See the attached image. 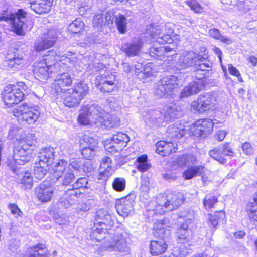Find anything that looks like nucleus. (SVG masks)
Instances as JSON below:
<instances>
[{"label":"nucleus","mask_w":257,"mask_h":257,"mask_svg":"<svg viewBox=\"0 0 257 257\" xmlns=\"http://www.w3.org/2000/svg\"><path fill=\"white\" fill-rule=\"evenodd\" d=\"M174 44L167 45L165 46H161L159 47H153L150 48L149 53L151 57L155 59H162L164 56L172 55L171 52H175L174 49Z\"/></svg>","instance_id":"obj_22"},{"label":"nucleus","mask_w":257,"mask_h":257,"mask_svg":"<svg viewBox=\"0 0 257 257\" xmlns=\"http://www.w3.org/2000/svg\"><path fill=\"white\" fill-rule=\"evenodd\" d=\"M203 59L202 55L197 54L192 51L182 53L179 57L177 63L178 68L184 69L195 66L198 61L200 62Z\"/></svg>","instance_id":"obj_13"},{"label":"nucleus","mask_w":257,"mask_h":257,"mask_svg":"<svg viewBox=\"0 0 257 257\" xmlns=\"http://www.w3.org/2000/svg\"><path fill=\"white\" fill-rule=\"evenodd\" d=\"M167 246L165 239H157L152 240L150 244V252L154 256L159 255L166 251Z\"/></svg>","instance_id":"obj_30"},{"label":"nucleus","mask_w":257,"mask_h":257,"mask_svg":"<svg viewBox=\"0 0 257 257\" xmlns=\"http://www.w3.org/2000/svg\"><path fill=\"white\" fill-rule=\"evenodd\" d=\"M183 201L181 194L169 193L165 195H160L157 198L155 208L153 210H148L149 214L153 215L152 212L155 215L162 214L166 211H172L181 205Z\"/></svg>","instance_id":"obj_2"},{"label":"nucleus","mask_w":257,"mask_h":257,"mask_svg":"<svg viewBox=\"0 0 257 257\" xmlns=\"http://www.w3.org/2000/svg\"><path fill=\"white\" fill-rule=\"evenodd\" d=\"M209 156L221 164H224L227 162V160L221 154V149L214 148L209 152Z\"/></svg>","instance_id":"obj_48"},{"label":"nucleus","mask_w":257,"mask_h":257,"mask_svg":"<svg viewBox=\"0 0 257 257\" xmlns=\"http://www.w3.org/2000/svg\"><path fill=\"white\" fill-rule=\"evenodd\" d=\"M215 101V98L211 93H206L199 96L197 100L192 103V107L200 113L209 109Z\"/></svg>","instance_id":"obj_17"},{"label":"nucleus","mask_w":257,"mask_h":257,"mask_svg":"<svg viewBox=\"0 0 257 257\" xmlns=\"http://www.w3.org/2000/svg\"><path fill=\"white\" fill-rule=\"evenodd\" d=\"M60 54L54 50H50L48 54L43 56L42 59L38 62H35L33 65V72L36 77L41 78H45L50 71L52 72L51 68L54 65L55 61L59 60Z\"/></svg>","instance_id":"obj_5"},{"label":"nucleus","mask_w":257,"mask_h":257,"mask_svg":"<svg viewBox=\"0 0 257 257\" xmlns=\"http://www.w3.org/2000/svg\"><path fill=\"white\" fill-rule=\"evenodd\" d=\"M93 25L95 27L100 28L105 25L104 18L102 14H97L94 16L92 22Z\"/></svg>","instance_id":"obj_56"},{"label":"nucleus","mask_w":257,"mask_h":257,"mask_svg":"<svg viewBox=\"0 0 257 257\" xmlns=\"http://www.w3.org/2000/svg\"><path fill=\"white\" fill-rule=\"evenodd\" d=\"M202 57H203V59L201 60V61H198L197 63L195 68L201 70L202 72H208V76H210V71L211 70V64L207 60L208 56L204 54L202 55Z\"/></svg>","instance_id":"obj_42"},{"label":"nucleus","mask_w":257,"mask_h":257,"mask_svg":"<svg viewBox=\"0 0 257 257\" xmlns=\"http://www.w3.org/2000/svg\"><path fill=\"white\" fill-rule=\"evenodd\" d=\"M145 121L154 125H160L164 119L163 112L157 110H150L144 115Z\"/></svg>","instance_id":"obj_32"},{"label":"nucleus","mask_w":257,"mask_h":257,"mask_svg":"<svg viewBox=\"0 0 257 257\" xmlns=\"http://www.w3.org/2000/svg\"><path fill=\"white\" fill-rule=\"evenodd\" d=\"M104 169L105 170L103 171H101L99 173V179L106 180L112 174L113 170L111 167H108V168Z\"/></svg>","instance_id":"obj_62"},{"label":"nucleus","mask_w":257,"mask_h":257,"mask_svg":"<svg viewBox=\"0 0 257 257\" xmlns=\"http://www.w3.org/2000/svg\"><path fill=\"white\" fill-rule=\"evenodd\" d=\"M72 83L71 74L68 72H64L57 76L52 84V88L57 94L66 93L70 90L68 87L71 86Z\"/></svg>","instance_id":"obj_15"},{"label":"nucleus","mask_w":257,"mask_h":257,"mask_svg":"<svg viewBox=\"0 0 257 257\" xmlns=\"http://www.w3.org/2000/svg\"><path fill=\"white\" fill-rule=\"evenodd\" d=\"M143 45V42L138 38H133L123 46V52L128 57L138 55Z\"/></svg>","instance_id":"obj_21"},{"label":"nucleus","mask_w":257,"mask_h":257,"mask_svg":"<svg viewBox=\"0 0 257 257\" xmlns=\"http://www.w3.org/2000/svg\"><path fill=\"white\" fill-rule=\"evenodd\" d=\"M213 121L209 118L199 119L194 124V133L197 137H204L209 135L213 127Z\"/></svg>","instance_id":"obj_19"},{"label":"nucleus","mask_w":257,"mask_h":257,"mask_svg":"<svg viewBox=\"0 0 257 257\" xmlns=\"http://www.w3.org/2000/svg\"><path fill=\"white\" fill-rule=\"evenodd\" d=\"M13 115L19 120L25 121L28 124H33L40 116V112L36 108L29 107L27 105L17 106L13 110Z\"/></svg>","instance_id":"obj_10"},{"label":"nucleus","mask_w":257,"mask_h":257,"mask_svg":"<svg viewBox=\"0 0 257 257\" xmlns=\"http://www.w3.org/2000/svg\"><path fill=\"white\" fill-rule=\"evenodd\" d=\"M247 210V214L250 219L257 221V203L251 202Z\"/></svg>","instance_id":"obj_53"},{"label":"nucleus","mask_w":257,"mask_h":257,"mask_svg":"<svg viewBox=\"0 0 257 257\" xmlns=\"http://www.w3.org/2000/svg\"><path fill=\"white\" fill-rule=\"evenodd\" d=\"M179 86L177 77L170 75L161 78L155 85L154 93L158 98H165L173 94Z\"/></svg>","instance_id":"obj_6"},{"label":"nucleus","mask_w":257,"mask_h":257,"mask_svg":"<svg viewBox=\"0 0 257 257\" xmlns=\"http://www.w3.org/2000/svg\"><path fill=\"white\" fill-rule=\"evenodd\" d=\"M147 156L143 155L137 159L136 168L141 172L148 171L151 167V164L147 161Z\"/></svg>","instance_id":"obj_41"},{"label":"nucleus","mask_w":257,"mask_h":257,"mask_svg":"<svg viewBox=\"0 0 257 257\" xmlns=\"http://www.w3.org/2000/svg\"><path fill=\"white\" fill-rule=\"evenodd\" d=\"M221 150V154L223 156L233 157L234 155L232 149L228 144H225L223 145Z\"/></svg>","instance_id":"obj_59"},{"label":"nucleus","mask_w":257,"mask_h":257,"mask_svg":"<svg viewBox=\"0 0 257 257\" xmlns=\"http://www.w3.org/2000/svg\"><path fill=\"white\" fill-rule=\"evenodd\" d=\"M61 178H62V185L63 186H68L73 182L75 179V176L71 170H69L67 169Z\"/></svg>","instance_id":"obj_49"},{"label":"nucleus","mask_w":257,"mask_h":257,"mask_svg":"<svg viewBox=\"0 0 257 257\" xmlns=\"http://www.w3.org/2000/svg\"><path fill=\"white\" fill-rule=\"evenodd\" d=\"M8 59L5 61V66L10 68H18V66L24 63V60L21 56L14 54L13 57H11L10 55Z\"/></svg>","instance_id":"obj_40"},{"label":"nucleus","mask_w":257,"mask_h":257,"mask_svg":"<svg viewBox=\"0 0 257 257\" xmlns=\"http://www.w3.org/2000/svg\"><path fill=\"white\" fill-rule=\"evenodd\" d=\"M77 97L82 100L88 93L89 88L83 82L76 84L73 89H70Z\"/></svg>","instance_id":"obj_37"},{"label":"nucleus","mask_w":257,"mask_h":257,"mask_svg":"<svg viewBox=\"0 0 257 257\" xmlns=\"http://www.w3.org/2000/svg\"><path fill=\"white\" fill-rule=\"evenodd\" d=\"M84 24L80 19H76L68 26V30L72 33L77 34L83 30Z\"/></svg>","instance_id":"obj_45"},{"label":"nucleus","mask_w":257,"mask_h":257,"mask_svg":"<svg viewBox=\"0 0 257 257\" xmlns=\"http://www.w3.org/2000/svg\"><path fill=\"white\" fill-rule=\"evenodd\" d=\"M217 202V199L214 196H206L204 199V206L208 211L213 208L214 204Z\"/></svg>","instance_id":"obj_51"},{"label":"nucleus","mask_w":257,"mask_h":257,"mask_svg":"<svg viewBox=\"0 0 257 257\" xmlns=\"http://www.w3.org/2000/svg\"><path fill=\"white\" fill-rule=\"evenodd\" d=\"M185 2L195 13H201L203 12V8L196 0H186Z\"/></svg>","instance_id":"obj_55"},{"label":"nucleus","mask_w":257,"mask_h":257,"mask_svg":"<svg viewBox=\"0 0 257 257\" xmlns=\"http://www.w3.org/2000/svg\"><path fill=\"white\" fill-rule=\"evenodd\" d=\"M168 227L163 220H157L154 224V234L157 239H165V241L169 238L170 230L167 228Z\"/></svg>","instance_id":"obj_25"},{"label":"nucleus","mask_w":257,"mask_h":257,"mask_svg":"<svg viewBox=\"0 0 257 257\" xmlns=\"http://www.w3.org/2000/svg\"><path fill=\"white\" fill-rule=\"evenodd\" d=\"M208 224L210 227L216 228L220 220L223 219V217L225 216L224 212L222 211H217L215 213L214 215L210 214H208Z\"/></svg>","instance_id":"obj_43"},{"label":"nucleus","mask_w":257,"mask_h":257,"mask_svg":"<svg viewBox=\"0 0 257 257\" xmlns=\"http://www.w3.org/2000/svg\"><path fill=\"white\" fill-rule=\"evenodd\" d=\"M97 144V140L92 137L85 136L80 140L82 154L87 158L93 156Z\"/></svg>","instance_id":"obj_20"},{"label":"nucleus","mask_w":257,"mask_h":257,"mask_svg":"<svg viewBox=\"0 0 257 257\" xmlns=\"http://www.w3.org/2000/svg\"><path fill=\"white\" fill-rule=\"evenodd\" d=\"M88 181L86 178H79L75 184H73V191L75 192V194L78 193V189L79 188L86 187ZM80 193V192H79Z\"/></svg>","instance_id":"obj_54"},{"label":"nucleus","mask_w":257,"mask_h":257,"mask_svg":"<svg viewBox=\"0 0 257 257\" xmlns=\"http://www.w3.org/2000/svg\"><path fill=\"white\" fill-rule=\"evenodd\" d=\"M44 248V245L43 244H39L31 248L28 251V257H46Z\"/></svg>","instance_id":"obj_47"},{"label":"nucleus","mask_w":257,"mask_h":257,"mask_svg":"<svg viewBox=\"0 0 257 257\" xmlns=\"http://www.w3.org/2000/svg\"><path fill=\"white\" fill-rule=\"evenodd\" d=\"M202 87V84L197 81H193L184 87L181 93L180 97H186L198 93Z\"/></svg>","instance_id":"obj_34"},{"label":"nucleus","mask_w":257,"mask_h":257,"mask_svg":"<svg viewBox=\"0 0 257 257\" xmlns=\"http://www.w3.org/2000/svg\"><path fill=\"white\" fill-rule=\"evenodd\" d=\"M2 95L4 102L8 107L19 103L25 97L24 93L19 89H16V86L12 84L5 87Z\"/></svg>","instance_id":"obj_12"},{"label":"nucleus","mask_w":257,"mask_h":257,"mask_svg":"<svg viewBox=\"0 0 257 257\" xmlns=\"http://www.w3.org/2000/svg\"><path fill=\"white\" fill-rule=\"evenodd\" d=\"M179 86L177 77L170 75L161 78L155 85L154 93L158 98H165L173 94Z\"/></svg>","instance_id":"obj_7"},{"label":"nucleus","mask_w":257,"mask_h":257,"mask_svg":"<svg viewBox=\"0 0 257 257\" xmlns=\"http://www.w3.org/2000/svg\"><path fill=\"white\" fill-rule=\"evenodd\" d=\"M116 75L112 72H105L96 78V86L100 90L104 92H111L117 85Z\"/></svg>","instance_id":"obj_11"},{"label":"nucleus","mask_w":257,"mask_h":257,"mask_svg":"<svg viewBox=\"0 0 257 257\" xmlns=\"http://www.w3.org/2000/svg\"><path fill=\"white\" fill-rule=\"evenodd\" d=\"M27 13L23 9H18L13 13L8 9L0 11V21H5L10 24L11 30L18 35H24L28 28Z\"/></svg>","instance_id":"obj_1"},{"label":"nucleus","mask_w":257,"mask_h":257,"mask_svg":"<svg viewBox=\"0 0 257 257\" xmlns=\"http://www.w3.org/2000/svg\"><path fill=\"white\" fill-rule=\"evenodd\" d=\"M57 39L56 32L54 30H48L46 34L38 38L35 43V48L37 51H40L52 47Z\"/></svg>","instance_id":"obj_16"},{"label":"nucleus","mask_w":257,"mask_h":257,"mask_svg":"<svg viewBox=\"0 0 257 257\" xmlns=\"http://www.w3.org/2000/svg\"><path fill=\"white\" fill-rule=\"evenodd\" d=\"M83 165V163L81 161L74 160L70 163V164L68 165L67 169L69 170H71V169L72 168L75 170L80 171Z\"/></svg>","instance_id":"obj_60"},{"label":"nucleus","mask_w":257,"mask_h":257,"mask_svg":"<svg viewBox=\"0 0 257 257\" xmlns=\"http://www.w3.org/2000/svg\"><path fill=\"white\" fill-rule=\"evenodd\" d=\"M68 166L67 162L64 160H60L54 166L53 169V173L51 176V184H54L59 181L63 174L67 170L66 168Z\"/></svg>","instance_id":"obj_26"},{"label":"nucleus","mask_w":257,"mask_h":257,"mask_svg":"<svg viewBox=\"0 0 257 257\" xmlns=\"http://www.w3.org/2000/svg\"><path fill=\"white\" fill-rule=\"evenodd\" d=\"M105 149L111 153L119 152L122 150V148L115 144L110 142L109 144L104 145Z\"/></svg>","instance_id":"obj_58"},{"label":"nucleus","mask_w":257,"mask_h":257,"mask_svg":"<svg viewBox=\"0 0 257 257\" xmlns=\"http://www.w3.org/2000/svg\"><path fill=\"white\" fill-rule=\"evenodd\" d=\"M194 212L192 210H185L180 213L179 216L181 218H184L186 222L191 221L194 219Z\"/></svg>","instance_id":"obj_57"},{"label":"nucleus","mask_w":257,"mask_h":257,"mask_svg":"<svg viewBox=\"0 0 257 257\" xmlns=\"http://www.w3.org/2000/svg\"><path fill=\"white\" fill-rule=\"evenodd\" d=\"M22 183L25 185L26 188H31L33 184V181L32 178L29 173H25L22 180Z\"/></svg>","instance_id":"obj_61"},{"label":"nucleus","mask_w":257,"mask_h":257,"mask_svg":"<svg viewBox=\"0 0 257 257\" xmlns=\"http://www.w3.org/2000/svg\"><path fill=\"white\" fill-rule=\"evenodd\" d=\"M135 198L134 194H130L116 200L115 208L119 215L123 217H127L133 211Z\"/></svg>","instance_id":"obj_14"},{"label":"nucleus","mask_w":257,"mask_h":257,"mask_svg":"<svg viewBox=\"0 0 257 257\" xmlns=\"http://www.w3.org/2000/svg\"><path fill=\"white\" fill-rule=\"evenodd\" d=\"M127 234L124 231L117 232L110 240L103 245L105 250L110 252H116L124 254H128L130 249L127 242Z\"/></svg>","instance_id":"obj_8"},{"label":"nucleus","mask_w":257,"mask_h":257,"mask_svg":"<svg viewBox=\"0 0 257 257\" xmlns=\"http://www.w3.org/2000/svg\"><path fill=\"white\" fill-rule=\"evenodd\" d=\"M228 71L230 74L237 77L240 81H242L239 71L235 67L233 66L232 64H229L228 65Z\"/></svg>","instance_id":"obj_64"},{"label":"nucleus","mask_w":257,"mask_h":257,"mask_svg":"<svg viewBox=\"0 0 257 257\" xmlns=\"http://www.w3.org/2000/svg\"><path fill=\"white\" fill-rule=\"evenodd\" d=\"M205 170V168L201 165L192 167L184 171L183 177L185 180L191 179L197 175H202Z\"/></svg>","instance_id":"obj_36"},{"label":"nucleus","mask_w":257,"mask_h":257,"mask_svg":"<svg viewBox=\"0 0 257 257\" xmlns=\"http://www.w3.org/2000/svg\"><path fill=\"white\" fill-rule=\"evenodd\" d=\"M167 133L168 137L170 138L179 139L186 134V130L184 125L179 122H177L168 127Z\"/></svg>","instance_id":"obj_31"},{"label":"nucleus","mask_w":257,"mask_h":257,"mask_svg":"<svg viewBox=\"0 0 257 257\" xmlns=\"http://www.w3.org/2000/svg\"><path fill=\"white\" fill-rule=\"evenodd\" d=\"M146 34L156 39L157 43L171 44L173 41L172 35L174 33V25L167 23L163 25L151 24L147 26Z\"/></svg>","instance_id":"obj_4"},{"label":"nucleus","mask_w":257,"mask_h":257,"mask_svg":"<svg viewBox=\"0 0 257 257\" xmlns=\"http://www.w3.org/2000/svg\"><path fill=\"white\" fill-rule=\"evenodd\" d=\"M97 121V124L98 126H104L108 129L117 127L120 125V121L117 116L109 114L102 108L101 111L99 112Z\"/></svg>","instance_id":"obj_18"},{"label":"nucleus","mask_w":257,"mask_h":257,"mask_svg":"<svg viewBox=\"0 0 257 257\" xmlns=\"http://www.w3.org/2000/svg\"><path fill=\"white\" fill-rule=\"evenodd\" d=\"M156 152L162 156H167L173 152H176L174 145L171 142L160 141L156 143Z\"/></svg>","instance_id":"obj_33"},{"label":"nucleus","mask_w":257,"mask_h":257,"mask_svg":"<svg viewBox=\"0 0 257 257\" xmlns=\"http://www.w3.org/2000/svg\"><path fill=\"white\" fill-rule=\"evenodd\" d=\"M162 112L164 118L166 121L175 118H179L183 114L180 108H178L175 104H173L165 106Z\"/></svg>","instance_id":"obj_29"},{"label":"nucleus","mask_w":257,"mask_h":257,"mask_svg":"<svg viewBox=\"0 0 257 257\" xmlns=\"http://www.w3.org/2000/svg\"><path fill=\"white\" fill-rule=\"evenodd\" d=\"M49 166L45 164L41 165L40 162L36 164L34 169V175L35 178L38 179L43 178L49 170Z\"/></svg>","instance_id":"obj_44"},{"label":"nucleus","mask_w":257,"mask_h":257,"mask_svg":"<svg viewBox=\"0 0 257 257\" xmlns=\"http://www.w3.org/2000/svg\"><path fill=\"white\" fill-rule=\"evenodd\" d=\"M55 151L53 148L46 147L42 148L38 153L40 164L51 165L54 160Z\"/></svg>","instance_id":"obj_24"},{"label":"nucleus","mask_w":257,"mask_h":257,"mask_svg":"<svg viewBox=\"0 0 257 257\" xmlns=\"http://www.w3.org/2000/svg\"><path fill=\"white\" fill-rule=\"evenodd\" d=\"M81 100L73 92L68 90L64 98V104L67 107H74L77 106Z\"/></svg>","instance_id":"obj_38"},{"label":"nucleus","mask_w":257,"mask_h":257,"mask_svg":"<svg viewBox=\"0 0 257 257\" xmlns=\"http://www.w3.org/2000/svg\"><path fill=\"white\" fill-rule=\"evenodd\" d=\"M53 0H33L30 3V8L38 14L47 13L50 10Z\"/></svg>","instance_id":"obj_23"},{"label":"nucleus","mask_w":257,"mask_h":257,"mask_svg":"<svg viewBox=\"0 0 257 257\" xmlns=\"http://www.w3.org/2000/svg\"><path fill=\"white\" fill-rule=\"evenodd\" d=\"M129 137L127 134L118 132L113 135L111 142L123 148L126 146V143L129 141Z\"/></svg>","instance_id":"obj_39"},{"label":"nucleus","mask_w":257,"mask_h":257,"mask_svg":"<svg viewBox=\"0 0 257 257\" xmlns=\"http://www.w3.org/2000/svg\"><path fill=\"white\" fill-rule=\"evenodd\" d=\"M176 235L177 241L179 243H184L190 239V231L188 230V224H182L178 229Z\"/></svg>","instance_id":"obj_35"},{"label":"nucleus","mask_w":257,"mask_h":257,"mask_svg":"<svg viewBox=\"0 0 257 257\" xmlns=\"http://www.w3.org/2000/svg\"><path fill=\"white\" fill-rule=\"evenodd\" d=\"M101 107L96 104L83 106L78 117V121L81 125L93 124L98 123L99 112Z\"/></svg>","instance_id":"obj_9"},{"label":"nucleus","mask_w":257,"mask_h":257,"mask_svg":"<svg viewBox=\"0 0 257 257\" xmlns=\"http://www.w3.org/2000/svg\"><path fill=\"white\" fill-rule=\"evenodd\" d=\"M128 22V19L124 15L119 14L116 17V23L119 32L122 34L126 32Z\"/></svg>","instance_id":"obj_46"},{"label":"nucleus","mask_w":257,"mask_h":257,"mask_svg":"<svg viewBox=\"0 0 257 257\" xmlns=\"http://www.w3.org/2000/svg\"><path fill=\"white\" fill-rule=\"evenodd\" d=\"M95 219L100 226L104 225L108 227H111L113 225V216L103 209H100L97 211Z\"/></svg>","instance_id":"obj_28"},{"label":"nucleus","mask_w":257,"mask_h":257,"mask_svg":"<svg viewBox=\"0 0 257 257\" xmlns=\"http://www.w3.org/2000/svg\"><path fill=\"white\" fill-rule=\"evenodd\" d=\"M126 181L123 178H116L113 180L112 186L113 189L117 192H122L125 190Z\"/></svg>","instance_id":"obj_50"},{"label":"nucleus","mask_w":257,"mask_h":257,"mask_svg":"<svg viewBox=\"0 0 257 257\" xmlns=\"http://www.w3.org/2000/svg\"><path fill=\"white\" fill-rule=\"evenodd\" d=\"M35 137L33 134H28L26 138L19 139V145L13 149V159L18 165H24L32 157V151L30 148L35 141Z\"/></svg>","instance_id":"obj_3"},{"label":"nucleus","mask_w":257,"mask_h":257,"mask_svg":"<svg viewBox=\"0 0 257 257\" xmlns=\"http://www.w3.org/2000/svg\"><path fill=\"white\" fill-rule=\"evenodd\" d=\"M19 247V242L14 239L10 240L8 245V250L10 253H15L17 251Z\"/></svg>","instance_id":"obj_63"},{"label":"nucleus","mask_w":257,"mask_h":257,"mask_svg":"<svg viewBox=\"0 0 257 257\" xmlns=\"http://www.w3.org/2000/svg\"><path fill=\"white\" fill-rule=\"evenodd\" d=\"M36 192L38 200L42 202L49 201L53 193V188L45 183L41 184L37 188Z\"/></svg>","instance_id":"obj_27"},{"label":"nucleus","mask_w":257,"mask_h":257,"mask_svg":"<svg viewBox=\"0 0 257 257\" xmlns=\"http://www.w3.org/2000/svg\"><path fill=\"white\" fill-rule=\"evenodd\" d=\"M153 72L151 65L148 64L143 68V71L140 73V76L138 78L142 81L144 82L145 79L151 76Z\"/></svg>","instance_id":"obj_52"}]
</instances>
